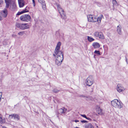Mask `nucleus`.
Masks as SVG:
<instances>
[{"mask_svg": "<svg viewBox=\"0 0 128 128\" xmlns=\"http://www.w3.org/2000/svg\"><path fill=\"white\" fill-rule=\"evenodd\" d=\"M112 3L113 4V9L114 10L116 8V7L118 5L116 0H112Z\"/></svg>", "mask_w": 128, "mask_h": 128, "instance_id": "obj_16", "label": "nucleus"}, {"mask_svg": "<svg viewBox=\"0 0 128 128\" xmlns=\"http://www.w3.org/2000/svg\"><path fill=\"white\" fill-rule=\"evenodd\" d=\"M88 120H91V119L90 118H87H87H86Z\"/></svg>", "mask_w": 128, "mask_h": 128, "instance_id": "obj_40", "label": "nucleus"}, {"mask_svg": "<svg viewBox=\"0 0 128 128\" xmlns=\"http://www.w3.org/2000/svg\"><path fill=\"white\" fill-rule=\"evenodd\" d=\"M122 26L120 25H119L117 26V31L118 32V33L119 34H121L122 32H121V30H122Z\"/></svg>", "mask_w": 128, "mask_h": 128, "instance_id": "obj_18", "label": "nucleus"}, {"mask_svg": "<svg viewBox=\"0 0 128 128\" xmlns=\"http://www.w3.org/2000/svg\"><path fill=\"white\" fill-rule=\"evenodd\" d=\"M92 46L95 48H99L100 47V44L98 42H95L93 43Z\"/></svg>", "mask_w": 128, "mask_h": 128, "instance_id": "obj_21", "label": "nucleus"}, {"mask_svg": "<svg viewBox=\"0 0 128 128\" xmlns=\"http://www.w3.org/2000/svg\"><path fill=\"white\" fill-rule=\"evenodd\" d=\"M30 17L29 15H24L20 17V19L23 21L28 22L30 20Z\"/></svg>", "mask_w": 128, "mask_h": 128, "instance_id": "obj_7", "label": "nucleus"}, {"mask_svg": "<svg viewBox=\"0 0 128 128\" xmlns=\"http://www.w3.org/2000/svg\"><path fill=\"white\" fill-rule=\"evenodd\" d=\"M62 32L59 30H58L56 32V36H58V37L60 38L62 37V34H61Z\"/></svg>", "mask_w": 128, "mask_h": 128, "instance_id": "obj_20", "label": "nucleus"}, {"mask_svg": "<svg viewBox=\"0 0 128 128\" xmlns=\"http://www.w3.org/2000/svg\"><path fill=\"white\" fill-rule=\"evenodd\" d=\"M73 121L75 122H79V120H73Z\"/></svg>", "mask_w": 128, "mask_h": 128, "instance_id": "obj_38", "label": "nucleus"}, {"mask_svg": "<svg viewBox=\"0 0 128 128\" xmlns=\"http://www.w3.org/2000/svg\"><path fill=\"white\" fill-rule=\"evenodd\" d=\"M56 4L58 8V9L62 18L63 19H66V17L65 14L63 10L61 7L60 5L56 3Z\"/></svg>", "mask_w": 128, "mask_h": 128, "instance_id": "obj_3", "label": "nucleus"}, {"mask_svg": "<svg viewBox=\"0 0 128 128\" xmlns=\"http://www.w3.org/2000/svg\"><path fill=\"white\" fill-rule=\"evenodd\" d=\"M2 93L1 92H0V102L1 101L2 99Z\"/></svg>", "mask_w": 128, "mask_h": 128, "instance_id": "obj_31", "label": "nucleus"}, {"mask_svg": "<svg viewBox=\"0 0 128 128\" xmlns=\"http://www.w3.org/2000/svg\"><path fill=\"white\" fill-rule=\"evenodd\" d=\"M82 96L83 97H85V96Z\"/></svg>", "mask_w": 128, "mask_h": 128, "instance_id": "obj_43", "label": "nucleus"}, {"mask_svg": "<svg viewBox=\"0 0 128 128\" xmlns=\"http://www.w3.org/2000/svg\"><path fill=\"white\" fill-rule=\"evenodd\" d=\"M66 111V109L64 108V109L61 108L58 110V112L59 114H62L65 113Z\"/></svg>", "mask_w": 128, "mask_h": 128, "instance_id": "obj_22", "label": "nucleus"}, {"mask_svg": "<svg viewBox=\"0 0 128 128\" xmlns=\"http://www.w3.org/2000/svg\"><path fill=\"white\" fill-rule=\"evenodd\" d=\"M39 2L40 3L42 6V8L44 10H45L46 9V5L44 0H38Z\"/></svg>", "mask_w": 128, "mask_h": 128, "instance_id": "obj_12", "label": "nucleus"}, {"mask_svg": "<svg viewBox=\"0 0 128 128\" xmlns=\"http://www.w3.org/2000/svg\"><path fill=\"white\" fill-rule=\"evenodd\" d=\"M87 39L90 42H92L94 40V39L91 36H88Z\"/></svg>", "mask_w": 128, "mask_h": 128, "instance_id": "obj_23", "label": "nucleus"}, {"mask_svg": "<svg viewBox=\"0 0 128 128\" xmlns=\"http://www.w3.org/2000/svg\"><path fill=\"white\" fill-rule=\"evenodd\" d=\"M12 36L13 37H15L16 36V35L13 34L12 35Z\"/></svg>", "mask_w": 128, "mask_h": 128, "instance_id": "obj_39", "label": "nucleus"}, {"mask_svg": "<svg viewBox=\"0 0 128 128\" xmlns=\"http://www.w3.org/2000/svg\"><path fill=\"white\" fill-rule=\"evenodd\" d=\"M86 85L91 86L94 82V79L91 76H89L86 79Z\"/></svg>", "mask_w": 128, "mask_h": 128, "instance_id": "obj_5", "label": "nucleus"}, {"mask_svg": "<svg viewBox=\"0 0 128 128\" xmlns=\"http://www.w3.org/2000/svg\"><path fill=\"white\" fill-rule=\"evenodd\" d=\"M2 128H6V127L5 126H2Z\"/></svg>", "mask_w": 128, "mask_h": 128, "instance_id": "obj_41", "label": "nucleus"}, {"mask_svg": "<svg viewBox=\"0 0 128 128\" xmlns=\"http://www.w3.org/2000/svg\"><path fill=\"white\" fill-rule=\"evenodd\" d=\"M23 13V12H22V11L21 12H19L16 14L17 15H19L22 14Z\"/></svg>", "mask_w": 128, "mask_h": 128, "instance_id": "obj_29", "label": "nucleus"}, {"mask_svg": "<svg viewBox=\"0 0 128 128\" xmlns=\"http://www.w3.org/2000/svg\"><path fill=\"white\" fill-rule=\"evenodd\" d=\"M97 5L99 7H100L102 6V4L100 2L98 3H97Z\"/></svg>", "mask_w": 128, "mask_h": 128, "instance_id": "obj_30", "label": "nucleus"}, {"mask_svg": "<svg viewBox=\"0 0 128 128\" xmlns=\"http://www.w3.org/2000/svg\"><path fill=\"white\" fill-rule=\"evenodd\" d=\"M94 57L95 58V55H94Z\"/></svg>", "mask_w": 128, "mask_h": 128, "instance_id": "obj_42", "label": "nucleus"}, {"mask_svg": "<svg viewBox=\"0 0 128 128\" xmlns=\"http://www.w3.org/2000/svg\"><path fill=\"white\" fill-rule=\"evenodd\" d=\"M96 110L97 112L100 115H102L104 114L103 110L100 108V107L98 106H96Z\"/></svg>", "mask_w": 128, "mask_h": 128, "instance_id": "obj_11", "label": "nucleus"}, {"mask_svg": "<svg viewBox=\"0 0 128 128\" xmlns=\"http://www.w3.org/2000/svg\"><path fill=\"white\" fill-rule=\"evenodd\" d=\"M18 2L20 7H22L24 6V0H18Z\"/></svg>", "mask_w": 128, "mask_h": 128, "instance_id": "obj_14", "label": "nucleus"}, {"mask_svg": "<svg viewBox=\"0 0 128 128\" xmlns=\"http://www.w3.org/2000/svg\"><path fill=\"white\" fill-rule=\"evenodd\" d=\"M9 117L10 119L13 118L17 120H19L20 119V117L19 115L15 114L9 115Z\"/></svg>", "mask_w": 128, "mask_h": 128, "instance_id": "obj_9", "label": "nucleus"}, {"mask_svg": "<svg viewBox=\"0 0 128 128\" xmlns=\"http://www.w3.org/2000/svg\"><path fill=\"white\" fill-rule=\"evenodd\" d=\"M3 2V1L2 0H0V5L2 4Z\"/></svg>", "mask_w": 128, "mask_h": 128, "instance_id": "obj_37", "label": "nucleus"}, {"mask_svg": "<svg viewBox=\"0 0 128 128\" xmlns=\"http://www.w3.org/2000/svg\"><path fill=\"white\" fill-rule=\"evenodd\" d=\"M16 26L17 27L22 30L28 29L29 28V25L27 24H22L17 23L16 24Z\"/></svg>", "mask_w": 128, "mask_h": 128, "instance_id": "obj_4", "label": "nucleus"}, {"mask_svg": "<svg viewBox=\"0 0 128 128\" xmlns=\"http://www.w3.org/2000/svg\"><path fill=\"white\" fill-rule=\"evenodd\" d=\"M0 122L1 123H3L4 122V120H3L2 118V116L0 114Z\"/></svg>", "mask_w": 128, "mask_h": 128, "instance_id": "obj_27", "label": "nucleus"}, {"mask_svg": "<svg viewBox=\"0 0 128 128\" xmlns=\"http://www.w3.org/2000/svg\"><path fill=\"white\" fill-rule=\"evenodd\" d=\"M103 18V16L102 14L100 15L97 18L96 17V22H97L98 23H100L102 18Z\"/></svg>", "mask_w": 128, "mask_h": 128, "instance_id": "obj_17", "label": "nucleus"}, {"mask_svg": "<svg viewBox=\"0 0 128 128\" xmlns=\"http://www.w3.org/2000/svg\"><path fill=\"white\" fill-rule=\"evenodd\" d=\"M61 43L59 42L58 43L55 49L53 56L55 57L56 56V64L58 66H60L64 59L63 52L61 50H60V46Z\"/></svg>", "mask_w": 128, "mask_h": 128, "instance_id": "obj_1", "label": "nucleus"}, {"mask_svg": "<svg viewBox=\"0 0 128 128\" xmlns=\"http://www.w3.org/2000/svg\"><path fill=\"white\" fill-rule=\"evenodd\" d=\"M111 104L116 108L120 109L123 107V104L121 102L117 99H115L111 102Z\"/></svg>", "mask_w": 128, "mask_h": 128, "instance_id": "obj_2", "label": "nucleus"}, {"mask_svg": "<svg viewBox=\"0 0 128 128\" xmlns=\"http://www.w3.org/2000/svg\"><path fill=\"white\" fill-rule=\"evenodd\" d=\"M80 121L82 123H85L87 122V121L85 120H82Z\"/></svg>", "mask_w": 128, "mask_h": 128, "instance_id": "obj_32", "label": "nucleus"}, {"mask_svg": "<svg viewBox=\"0 0 128 128\" xmlns=\"http://www.w3.org/2000/svg\"><path fill=\"white\" fill-rule=\"evenodd\" d=\"M32 3L33 6H35V2L34 0H32Z\"/></svg>", "mask_w": 128, "mask_h": 128, "instance_id": "obj_36", "label": "nucleus"}, {"mask_svg": "<svg viewBox=\"0 0 128 128\" xmlns=\"http://www.w3.org/2000/svg\"><path fill=\"white\" fill-rule=\"evenodd\" d=\"M1 13L0 12V20H2V17L1 15Z\"/></svg>", "mask_w": 128, "mask_h": 128, "instance_id": "obj_33", "label": "nucleus"}, {"mask_svg": "<svg viewBox=\"0 0 128 128\" xmlns=\"http://www.w3.org/2000/svg\"><path fill=\"white\" fill-rule=\"evenodd\" d=\"M116 89L117 91L119 92H122L125 90V89L122 85L120 84H117Z\"/></svg>", "mask_w": 128, "mask_h": 128, "instance_id": "obj_10", "label": "nucleus"}, {"mask_svg": "<svg viewBox=\"0 0 128 128\" xmlns=\"http://www.w3.org/2000/svg\"><path fill=\"white\" fill-rule=\"evenodd\" d=\"M53 92L55 93H57L58 92V91L56 89H54L53 90Z\"/></svg>", "mask_w": 128, "mask_h": 128, "instance_id": "obj_34", "label": "nucleus"}, {"mask_svg": "<svg viewBox=\"0 0 128 128\" xmlns=\"http://www.w3.org/2000/svg\"><path fill=\"white\" fill-rule=\"evenodd\" d=\"M0 83H1V82H0Z\"/></svg>", "mask_w": 128, "mask_h": 128, "instance_id": "obj_44", "label": "nucleus"}, {"mask_svg": "<svg viewBox=\"0 0 128 128\" xmlns=\"http://www.w3.org/2000/svg\"><path fill=\"white\" fill-rule=\"evenodd\" d=\"M10 9L12 10H15L16 8V4L14 2L12 3V5L10 6Z\"/></svg>", "mask_w": 128, "mask_h": 128, "instance_id": "obj_15", "label": "nucleus"}, {"mask_svg": "<svg viewBox=\"0 0 128 128\" xmlns=\"http://www.w3.org/2000/svg\"><path fill=\"white\" fill-rule=\"evenodd\" d=\"M29 10V8L28 7L26 6L24 10L22 11V12H23V13L28 12Z\"/></svg>", "mask_w": 128, "mask_h": 128, "instance_id": "obj_24", "label": "nucleus"}, {"mask_svg": "<svg viewBox=\"0 0 128 128\" xmlns=\"http://www.w3.org/2000/svg\"><path fill=\"white\" fill-rule=\"evenodd\" d=\"M1 13V15L4 18H6L8 15V11L6 9H5L2 12H0Z\"/></svg>", "mask_w": 128, "mask_h": 128, "instance_id": "obj_13", "label": "nucleus"}, {"mask_svg": "<svg viewBox=\"0 0 128 128\" xmlns=\"http://www.w3.org/2000/svg\"><path fill=\"white\" fill-rule=\"evenodd\" d=\"M25 33V32L24 31H22V32H19L18 33V34L20 36H22L23 34H24Z\"/></svg>", "mask_w": 128, "mask_h": 128, "instance_id": "obj_26", "label": "nucleus"}, {"mask_svg": "<svg viewBox=\"0 0 128 128\" xmlns=\"http://www.w3.org/2000/svg\"><path fill=\"white\" fill-rule=\"evenodd\" d=\"M6 4V8H7L9 7L10 4L11 3V0H5Z\"/></svg>", "mask_w": 128, "mask_h": 128, "instance_id": "obj_19", "label": "nucleus"}, {"mask_svg": "<svg viewBox=\"0 0 128 128\" xmlns=\"http://www.w3.org/2000/svg\"><path fill=\"white\" fill-rule=\"evenodd\" d=\"M94 36L96 37H98L101 39H104V37L103 33L100 32H96L94 33Z\"/></svg>", "mask_w": 128, "mask_h": 128, "instance_id": "obj_8", "label": "nucleus"}, {"mask_svg": "<svg viewBox=\"0 0 128 128\" xmlns=\"http://www.w3.org/2000/svg\"><path fill=\"white\" fill-rule=\"evenodd\" d=\"M81 116L84 118H87V117L85 114H81Z\"/></svg>", "mask_w": 128, "mask_h": 128, "instance_id": "obj_35", "label": "nucleus"}, {"mask_svg": "<svg viewBox=\"0 0 128 128\" xmlns=\"http://www.w3.org/2000/svg\"><path fill=\"white\" fill-rule=\"evenodd\" d=\"M86 126V128H94L93 126L90 124H88Z\"/></svg>", "mask_w": 128, "mask_h": 128, "instance_id": "obj_25", "label": "nucleus"}, {"mask_svg": "<svg viewBox=\"0 0 128 128\" xmlns=\"http://www.w3.org/2000/svg\"><path fill=\"white\" fill-rule=\"evenodd\" d=\"M87 18L88 22H96V16L94 15L91 14L88 15L87 16Z\"/></svg>", "mask_w": 128, "mask_h": 128, "instance_id": "obj_6", "label": "nucleus"}, {"mask_svg": "<svg viewBox=\"0 0 128 128\" xmlns=\"http://www.w3.org/2000/svg\"><path fill=\"white\" fill-rule=\"evenodd\" d=\"M94 53H95L96 54H97L98 55H100V51L99 50H96L94 52Z\"/></svg>", "mask_w": 128, "mask_h": 128, "instance_id": "obj_28", "label": "nucleus"}]
</instances>
